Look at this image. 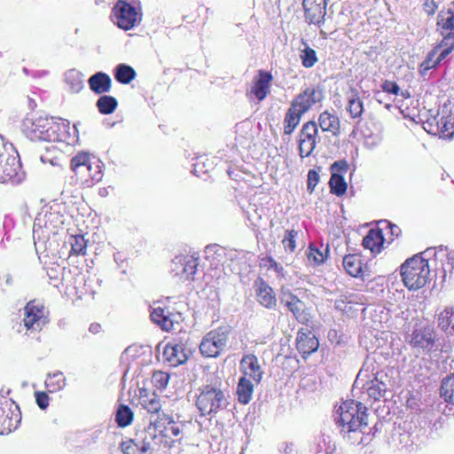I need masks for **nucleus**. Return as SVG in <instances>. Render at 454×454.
<instances>
[{
    "label": "nucleus",
    "instance_id": "f257e3e1",
    "mask_svg": "<svg viewBox=\"0 0 454 454\" xmlns=\"http://www.w3.org/2000/svg\"><path fill=\"white\" fill-rule=\"evenodd\" d=\"M69 121L47 116H27L22 131L32 141L64 142L69 144Z\"/></svg>",
    "mask_w": 454,
    "mask_h": 454
},
{
    "label": "nucleus",
    "instance_id": "f03ea898",
    "mask_svg": "<svg viewBox=\"0 0 454 454\" xmlns=\"http://www.w3.org/2000/svg\"><path fill=\"white\" fill-rule=\"evenodd\" d=\"M390 385L391 379L387 373L380 370L374 357L367 356L354 382L353 391L363 389V394H366L373 401H378Z\"/></svg>",
    "mask_w": 454,
    "mask_h": 454
},
{
    "label": "nucleus",
    "instance_id": "7ed1b4c3",
    "mask_svg": "<svg viewBox=\"0 0 454 454\" xmlns=\"http://www.w3.org/2000/svg\"><path fill=\"white\" fill-rule=\"evenodd\" d=\"M367 408L360 402L346 401L336 411V423L345 434L362 433L368 426Z\"/></svg>",
    "mask_w": 454,
    "mask_h": 454
},
{
    "label": "nucleus",
    "instance_id": "20e7f679",
    "mask_svg": "<svg viewBox=\"0 0 454 454\" xmlns=\"http://www.w3.org/2000/svg\"><path fill=\"white\" fill-rule=\"evenodd\" d=\"M221 380L215 379L200 388L196 406L200 415H214L228 406V398L221 388Z\"/></svg>",
    "mask_w": 454,
    "mask_h": 454
},
{
    "label": "nucleus",
    "instance_id": "39448f33",
    "mask_svg": "<svg viewBox=\"0 0 454 454\" xmlns=\"http://www.w3.org/2000/svg\"><path fill=\"white\" fill-rule=\"evenodd\" d=\"M429 256L423 252L407 259L401 266V275L404 286L410 290H418L428 281L430 268Z\"/></svg>",
    "mask_w": 454,
    "mask_h": 454
},
{
    "label": "nucleus",
    "instance_id": "423d86ee",
    "mask_svg": "<svg viewBox=\"0 0 454 454\" xmlns=\"http://www.w3.org/2000/svg\"><path fill=\"white\" fill-rule=\"evenodd\" d=\"M230 337V328L220 326L209 331L201 340L200 351L205 357H217L225 349Z\"/></svg>",
    "mask_w": 454,
    "mask_h": 454
},
{
    "label": "nucleus",
    "instance_id": "0eeeda50",
    "mask_svg": "<svg viewBox=\"0 0 454 454\" xmlns=\"http://www.w3.org/2000/svg\"><path fill=\"white\" fill-rule=\"evenodd\" d=\"M142 18L139 7L124 0H118L112 9V20L121 29L129 30L137 26Z\"/></svg>",
    "mask_w": 454,
    "mask_h": 454
},
{
    "label": "nucleus",
    "instance_id": "6e6552de",
    "mask_svg": "<svg viewBox=\"0 0 454 454\" xmlns=\"http://www.w3.org/2000/svg\"><path fill=\"white\" fill-rule=\"evenodd\" d=\"M436 30L442 39L438 47L442 48V59H446L454 50V12L442 10L437 14Z\"/></svg>",
    "mask_w": 454,
    "mask_h": 454
},
{
    "label": "nucleus",
    "instance_id": "1a4fd4ad",
    "mask_svg": "<svg viewBox=\"0 0 454 454\" xmlns=\"http://www.w3.org/2000/svg\"><path fill=\"white\" fill-rule=\"evenodd\" d=\"M23 325L27 331L40 332L48 323L45 307L37 301H30L24 308Z\"/></svg>",
    "mask_w": 454,
    "mask_h": 454
},
{
    "label": "nucleus",
    "instance_id": "9d476101",
    "mask_svg": "<svg viewBox=\"0 0 454 454\" xmlns=\"http://www.w3.org/2000/svg\"><path fill=\"white\" fill-rule=\"evenodd\" d=\"M319 142L317 124L312 121L305 122L298 134V149L301 158L310 156Z\"/></svg>",
    "mask_w": 454,
    "mask_h": 454
},
{
    "label": "nucleus",
    "instance_id": "9b49d317",
    "mask_svg": "<svg viewBox=\"0 0 454 454\" xmlns=\"http://www.w3.org/2000/svg\"><path fill=\"white\" fill-rule=\"evenodd\" d=\"M0 176L3 177V181H0V183H20L24 178V173L21 171L19 156L9 153H0Z\"/></svg>",
    "mask_w": 454,
    "mask_h": 454
},
{
    "label": "nucleus",
    "instance_id": "f8f14e48",
    "mask_svg": "<svg viewBox=\"0 0 454 454\" xmlns=\"http://www.w3.org/2000/svg\"><path fill=\"white\" fill-rule=\"evenodd\" d=\"M426 256H434L441 262V267L436 268V271L442 273V279L445 280L448 276L451 277L454 270V251L447 247L440 246L438 248L429 247L423 252Z\"/></svg>",
    "mask_w": 454,
    "mask_h": 454
},
{
    "label": "nucleus",
    "instance_id": "ddd939ff",
    "mask_svg": "<svg viewBox=\"0 0 454 454\" xmlns=\"http://www.w3.org/2000/svg\"><path fill=\"white\" fill-rule=\"evenodd\" d=\"M21 420L18 406L12 409L7 401L0 402V434H7L15 430Z\"/></svg>",
    "mask_w": 454,
    "mask_h": 454
},
{
    "label": "nucleus",
    "instance_id": "4468645a",
    "mask_svg": "<svg viewBox=\"0 0 454 454\" xmlns=\"http://www.w3.org/2000/svg\"><path fill=\"white\" fill-rule=\"evenodd\" d=\"M146 432L137 434L135 438L123 441L121 443V450L123 454H146L151 450V442L153 439L152 434L147 435Z\"/></svg>",
    "mask_w": 454,
    "mask_h": 454
},
{
    "label": "nucleus",
    "instance_id": "2eb2a0df",
    "mask_svg": "<svg viewBox=\"0 0 454 454\" xmlns=\"http://www.w3.org/2000/svg\"><path fill=\"white\" fill-rule=\"evenodd\" d=\"M152 321L158 325L163 331L168 332L175 330V325L178 324L179 314H175L168 309L161 308L157 303L151 307Z\"/></svg>",
    "mask_w": 454,
    "mask_h": 454
},
{
    "label": "nucleus",
    "instance_id": "dca6fc26",
    "mask_svg": "<svg viewBox=\"0 0 454 454\" xmlns=\"http://www.w3.org/2000/svg\"><path fill=\"white\" fill-rule=\"evenodd\" d=\"M324 93L319 88H307L300 93L291 103L300 113L303 114L309 110V108L323 100Z\"/></svg>",
    "mask_w": 454,
    "mask_h": 454
},
{
    "label": "nucleus",
    "instance_id": "f3484780",
    "mask_svg": "<svg viewBox=\"0 0 454 454\" xmlns=\"http://www.w3.org/2000/svg\"><path fill=\"white\" fill-rule=\"evenodd\" d=\"M154 429L165 437H179L182 435L184 424L176 422L171 416L162 412L154 420Z\"/></svg>",
    "mask_w": 454,
    "mask_h": 454
},
{
    "label": "nucleus",
    "instance_id": "a211bd4d",
    "mask_svg": "<svg viewBox=\"0 0 454 454\" xmlns=\"http://www.w3.org/2000/svg\"><path fill=\"white\" fill-rule=\"evenodd\" d=\"M305 18L309 24L320 26L325 22L326 14V1L303 0Z\"/></svg>",
    "mask_w": 454,
    "mask_h": 454
},
{
    "label": "nucleus",
    "instance_id": "6ab92c4d",
    "mask_svg": "<svg viewBox=\"0 0 454 454\" xmlns=\"http://www.w3.org/2000/svg\"><path fill=\"white\" fill-rule=\"evenodd\" d=\"M280 302L293 313L298 321L304 322L308 319L307 314L305 313V303L290 291H282L280 294Z\"/></svg>",
    "mask_w": 454,
    "mask_h": 454
},
{
    "label": "nucleus",
    "instance_id": "aec40b11",
    "mask_svg": "<svg viewBox=\"0 0 454 454\" xmlns=\"http://www.w3.org/2000/svg\"><path fill=\"white\" fill-rule=\"evenodd\" d=\"M240 366L243 371L242 377L248 378L255 384H260L262 379L263 371L256 356L253 354L244 356L240 361Z\"/></svg>",
    "mask_w": 454,
    "mask_h": 454
},
{
    "label": "nucleus",
    "instance_id": "412c9836",
    "mask_svg": "<svg viewBox=\"0 0 454 454\" xmlns=\"http://www.w3.org/2000/svg\"><path fill=\"white\" fill-rule=\"evenodd\" d=\"M163 357L170 366H177L186 362L188 355L183 343L168 342L163 350Z\"/></svg>",
    "mask_w": 454,
    "mask_h": 454
},
{
    "label": "nucleus",
    "instance_id": "4be33fe9",
    "mask_svg": "<svg viewBox=\"0 0 454 454\" xmlns=\"http://www.w3.org/2000/svg\"><path fill=\"white\" fill-rule=\"evenodd\" d=\"M440 137H454V105L444 104L440 109Z\"/></svg>",
    "mask_w": 454,
    "mask_h": 454
},
{
    "label": "nucleus",
    "instance_id": "5701e85b",
    "mask_svg": "<svg viewBox=\"0 0 454 454\" xmlns=\"http://www.w3.org/2000/svg\"><path fill=\"white\" fill-rule=\"evenodd\" d=\"M318 346V340L311 332L303 330L298 332L296 347L298 351L302 354L303 358L317 351Z\"/></svg>",
    "mask_w": 454,
    "mask_h": 454
},
{
    "label": "nucleus",
    "instance_id": "b1692460",
    "mask_svg": "<svg viewBox=\"0 0 454 454\" xmlns=\"http://www.w3.org/2000/svg\"><path fill=\"white\" fill-rule=\"evenodd\" d=\"M70 167L82 183H88V173L90 168V155L89 153H79L76 154L72 158Z\"/></svg>",
    "mask_w": 454,
    "mask_h": 454
},
{
    "label": "nucleus",
    "instance_id": "393cba45",
    "mask_svg": "<svg viewBox=\"0 0 454 454\" xmlns=\"http://www.w3.org/2000/svg\"><path fill=\"white\" fill-rule=\"evenodd\" d=\"M409 341L413 348L430 350L434 344L433 332L430 328L414 330Z\"/></svg>",
    "mask_w": 454,
    "mask_h": 454
},
{
    "label": "nucleus",
    "instance_id": "a878e982",
    "mask_svg": "<svg viewBox=\"0 0 454 454\" xmlns=\"http://www.w3.org/2000/svg\"><path fill=\"white\" fill-rule=\"evenodd\" d=\"M271 80L272 76L270 73L260 71L258 76L254 80V84L251 90V93L254 94L258 100L262 101L269 93Z\"/></svg>",
    "mask_w": 454,
    "mask_h": 454
},
{
    "label": "nucleus",
    "instance_id": "bb28decb",
    "mask_svg": "<svg viewBox=\"0 0 454 454\" xmlns=\"http://www.w3.org/2000/svg\"><path fill=\"white\" fill-rule=\"evenodd\" d=\"M88 83L94 93L103 94L110 90L112 80L107 74L98 72L89 78Z\"/></svg>",
    "mask_w": 454,
    "mask_h": 454
},
{
    "label": "nucleus",
    "instance_id": "cd10ccee",
    "mask_svg": "<svg viewBox=\"0 0 454 454\" xmlns=\"http://www.w3.org/2000/svg\"><path fill=\"white\" fill-rule=\"evenodd\" d=\"M256 297L258 302L267 309H273L277 305L273 289L264 281H261L258 284Z\"/></svg>",
    "mask_w": 454,
    "mask_h": 454
},
{
    "label": "nucleus",
    "instance_id": "c85d7f7f",
    "mask_svg": "<svg viewBox=\"0 0 454 454\" xmlns=\"http://www.w3.org/2000/svg\"><path fill=\"white\" fill-rule=\"evenodd\" d=\"M64 82L70 93H79L84 88L83 74L74 68L64 74Z\"/></svg>",
    "mask_w": 454,
    "mask_h": 454
},
{
    "label": "nucleus",
    "instance_id": "c756f323",
    "mask_svg": "<svg viewBox=\"0 0 454 454\" xmlns=\"http://www.w3.org/2000/svg\"><path fill=\"white\" fill-rule=\"evenodd\" d=\"M383 243L384 238L380 229L370 230L363 239L364 247L373 254L380 252Z\"/></svg>",
    "mask_w": 454,
    "mask_h": 454
},
{
    "label": "nucleus",
    "instance_id": "7c9ffc66",
    "mask_svg": "<svg viewBox=\"0 0 454 454\" xmlns=\"http://www.w3.org/2000/svg\"><path fill=\"white\" fill-rule=\"evenodd\" d=\"M254 384L246 377H240L237 386L238 400L242 404H247L252 400Z\"/></svg>",
    "mask_w": 454,
    "mask_h": 454
},
{
    "label": "nucleus",
    "instance_id": "2f4dec72",
    "mask_svg": "<svg viewBox=\"0 0 454 454\" xmlns=\"http://www.w3.org/2000/svg\"><path fill=\"white\" fill-rule=\"evenodd\" d=\"M139 402L143 408H145L148 412L157 413V416L160 414V400L154 393L148 394L145 389L141 390Z\"/></svg>",
    "mask_w": 454,
    "mask_h": 454
},
{
    "label": "nucleus",
    "instance_id": "473e14b6",
    "mask_svg": "<svg viewBox=\"0 0 454 454\" xmlns=\"http://www.w3.org/2000/svg\"><path fill=\"white\" fill-rule=\"evenodd\" d=\"M318 124L322 131L331 132L336 135L340 130V121L338 116L330 114L327 111L320 114L318 117Z\"/></svg>",
    "mask_w": 454,
    "mask_h": 454
},
{
    "label": "nucleus",
    "instance_id": "72a5a7b5",
    "mask_svg": "<svg viewBox=\"0 0 454 454\" xmlns=\"http://www.w3.org/2000/svg\"><path fill=\"white\" fill-rule=\"evenodd\" d=\"M302 115L303 114L300 113V111L291 104L284 119V133L286 135H291L294 131Z\"/></svg>",
    "mask_w": 454,
    "mask_h": 454
},
{
    "label": "nucleus",
    "instance_id": "f704fd0d",
    "mask_svg": "<svg viewBox=\"0 0 454 454\" xmlns=\"http://www.w3.org/2000/svg\"><path fill=\"white\" fill-rule=\"evenodd\" d=\"M343 267L352 277H359L362 273L363 263L356 254H348L343 258Z\"/></svg>",
    "mask_w": 454,
    "mask_h": 454
},
{
    "label": "nucleus",
    "instance_id": "c9c22d12",
    "mask_svg": "<svg viewBox=\"0 0 454 454\" xmlns=\"http://www.w3.org/2000/svg\"><path fill=\"white\" fill-rule=\"evenodd\" d=\"M136 74L134 68L126 64H119L114 69V78L121 84L130 83Z\"/></svg>",
    "mask_w": 454,
    "mask_h": 454
},
{
    "label": "nucleus",
    "instance_id": "e433bc0d",
    "mask_svg": "<svg viewBox=\"0 0 454 454\" xmlns=\"http://www.w3.org/2000/svg\"><path fill=\"white\" fill-rule=\"evenodd\" d=\"M45 385L50 392H58L66 387V377L64 376V373L59 371L53 373H49L45 380Z\"/></svg>",
    "mask_w": 454,
    "mask_h": 454
},
{
    "label": "nucleus",
    "instance_id": "4c0bfd02",
    "mask_svg": "<svg viewBox=\"0 0 454 454\" xmlns=\"http://www.w3.org/2000/svg\"><path fill=\"white\" fill-rule=\"evenodd\" d=\"M438 325L448 333H454V308L445 309L438 317Z\"/></svg>",
    "mask_w": 454,
    "mask_h": 454
},
{
    "label": "nucleus",
    "instance_id": "58836bf2",
    "mask_svg": "<svg viewBox=\"0 0 454 454\" xmlns=\"http://www.w3.org/2000/svg\"><path fill=\"white\" fill-rule=\"evenodd\" d=\"M347 111L353 119L361 117L364 112V105L356 93L352 92L348 95Z\"/></svg>",
    "mask_w": 454,
    "mask_h": 454
},
{
    "label": "nucleus",
    "instance_id": "ea45409f",
    "mask_svg": "<svg viewBox=\"0 0 454 454\" xmlns=\"http://www.w3.org/2000/svg\"><path fill=\"white\" fill-rule=\"evenodd\" d=\"M441 49L438 45L429 52L427 59L421 63L419 72L425 75L428 70L436 67L442 60V51L437 55V50Z\"/></svg>",
    "mask_w": 454,
    "mask_h": 454
},
{
    "label": "nucleus",
    "instance_id": "a19ab883",
    "mask_svg": "<svg viewBox=\"0 0 454 454\" xmlns=\"http://www.w3.org/2000/svg\"><path fill=\"white\" fill-rule=\"evenodd\" d=\"M97 107L103 114L114 113L118 106L117 99L112 96H101L97 101Z\"/></svg>",
    "mask_w": 454,
    "mask_h": 454
},
{
    "label": "nucleus",
    "instance_id": "79ce46f5",
    "mask_svg": "<svg viewBox=\"0 0 454 454\" xmlns=\"http://www.w3.org/2000/svg\"><path fill=\"white\" fill-rule=\"evenodd\" d=\"M62 158V153L59 150H56L53 145L51 147H46V153L40 156V160L43 163H49L55 167L60 166Z\"/></svg>",
    "mask_w": 454,
    "mask_h": 454
},
{
    "label": "nucleus",
    "instance_id": "37998d69",
    "mask_svg": "<svg viewBox=\"0 0 454 454\" xmlns=\"http://www.w3.org/2000/svg\"><path fill=\"white\" fill-rule=\"evenodd\" d=\"M116 423L121 427H125L131 424L133 420V411L127 405H121L115 416Z\"/></svg>",
    "mask_w": 454,
    "mask_h": 454
},
{
    "label": "nucleus",
    "instance_id": "c03bdc74",
    "mask_svg": "<svg viewBox=\"0 0 454 454\" xmlns=\"http://www.w3.org/2000/svg\"><path fill=\"white\" fill-rule=\"evenodd\" d=\"M441 396L447 403H454V374L442 380L441 386Z\"/></svg>",
    "mask_w": 454,
    "mask_h": 454
},
{
    "label": "nucleus",
    "instance_id": "a18cd8bd",
    "mask_svg": "<svg viewBox=\"0 0 454 454\" xmlns=\"http://www.w3.org/2000/svg\"><path fill=\"white\" fill-rule=\"evenodd\" d=\"M329 184L331 192L337 196L343 195L347 191V183L342 175L333 174Z\"/></svg>",
    "mask_w": 454,
    "mask_h": 454
},
{
    "label": "nucleus",
    "instance_id": "49530a36",
    "mask_svg": "<svg viewBox=\"0 0 454 454\" xmlns=\"http://www.w3.org/2000/svg\"><path fill=\"white\" fill-rule=\"evenodd\" d=\"M199 258L193 254H185L184 269V280L193 278V275L197 270L199 265Z\"/></svg>",
    "mask_w": 454,
    "mask_h": 454
},
{
    "label": "nucleus",
    "instance_id": "de8ad7c7",
    "mask_svg": "<svg viewBox=\"0 0 454 454\" xmlns=\"http://www.w3.org/2000/svg\"><path fill=\"white\" fill-rule=\"evenodd\" d=\"M69 243L71 245V253L74 254H85L87 248V240L82 235L71 236Z\"/></svg>",
    "mask_w": 454,
    "mask_h": 454
},
{
    "label": "nucleus",
    "instance_id": "09e8293b",
    "mask_svg": "<svg viewBox=\"0 0 454 454\" xmlns=\"http://www.w3.org/2000/svg\"><path fill=\"white\" fill-rule=\"evenodd\" d=\"M299 232L294 230H287L286 231L284 239L282 240V244L286 252L294 253L297 247L296 239L298 238Z\"/></svg>",
    "mask_w": 454,
    "mask_h": 454
},
{
    "label": "nucleus",
    "instance_id": "8fccbe9b",
    "mask_svg": "<svg viewBox=\"0 0 454 454\" xmlns=\"http://www.w3.org/2000/svg\"><path fill=\"white\" fill-rule=\"evenodd\" d=\"M300 58L304 67H312L317 62L316 51L305 44V48L301 51Z\"/></svg>",
    "mask_w": 454,
    "mask_h": 454
},
{
    "label": "nucleus",
    "instance_id": "3c124183",
    "mask_svg": "<svg viewBox=\"0 0 454 454\" xmlns=\"http://www.w3.org/2000/svg\"><path fill=\"white\" fill-rule=\"evenodd\" d=\"M423 128L427 133L433 135L440 134V110L436 115H431L423 121Z\"/></svg>",
    "mask_w": 454,
    "mask_h": 454
},
{
    "label": "nucleus",
    "instance_id": "603ef678",
    "mask_svg": "<svg viewBox=\"0 0 454 454\" xmlns=\"http://www.w3.org/2000/svg\"><path fill=\"white\" fill-rule=\"evenodd\" d=\"M102 171L101 167L94 158L90 157V172L88 173V185H90L96 182H99L102 178Z\"/></svg>",
    "mask_w": 454,
    "mask_h": 454
},
{
    "label": "nucleus",
    "instance_id": "864d4df0",
    "mask_svg": "<svg viewBox=\"0 0 454 454\" xmlns=\"http://www.w3.org/2000/svg\"><path fill=\"white\" fill-rule=\"evenodd\" d=\"M184 261L185 254H181L176 256L171 263V271L182 280H184Z\"/></svg>",
    "mask_w": 454,
    "mask_h": 454
},
{
    "label": "nucleus",
    "instance_id": "5fc2aeb1",
    "mask_svg": "<svg viewBox=\"0 0 454 454\" xmlns=\"http://www.w3.org/2000/svg\"><path fill=\"white\" fill-rule=\"evenodd\" d=\"M308 260L310 263L314 265H319L325 262L326 256L325 254L319 251L316 247L310 245L309 247V251L307 253Z\"/></svg>",
    "mask_w": 454,
    "mask_h": 454
},
{
    "label": "nucleus",
    "instance_id": "6e6d98bb",
    "mask_svg": "<svg viewBox=\"0 0 454 454\" xmlns=\"http://www.w3.org/2000/svg\"><path fill=\"white\" fill-rule=\"evenodd\" d=\"M169 380V375L161 371L155 372L153 374L152 381L158 389H163L167 387Z\"/></svg>",
    "mask_w": 454,
    "mask_h": 454
},
{
    "label": "nucleus",
    "instance_id": "4d7b16f0",
    "mask_svg": "<svg viewBox=\"0 0 454 454\" xmlns=\"http://www.w3.org/2000/svg\"><path fill=\"white\" fill-rule=\"evenodd\" d=\"M320 176L319 174L314 170L310 169L308 172V181H307V190L309 193H312L315 190V187L317 185L319 182Z\"/></svg>",
    "mask_w": 454,
    "mask_h": 454
},
{
    "label": "nucleus",
    "instance_id": "13d9d810",
    "mask_svg": "<svg viewBox=\"0 0 454 454\" xmlns=\"http://www.w3.org/2000/svg\"><path fill=\"white\" fill-rule=\"evenodd\" d=\"M348 164L346 160H337L331 166V173L337 175H344L348 172Z\"/></svg>",
    "mask_w": 454,
    "mask_h": 454
},
{
    "label": "nucleus",
    "instance_id": "bf43d9fd",
    "mask_svg": "<svg viewBox=\"0 0 454 454\" xmlns=\"http://www.w3.org/2000/svg\"><path fill=\"white\" fill-rule=\"evenodd\" d=\"M381 89L384 92L397 95L399 93L400 88L395 82L390 81H385L382 85Z\"/></svg>",
    "mask_w": 454,
    "mask_h": 454
},
{
    "label": "nucleus",
    "instance_id": "052dcab7",
    "mask_svg": "<svg viewBox=\"0 0 454 454\" xmlns=\"http://www.w3.org/2000/svg\"><path fill=\"white\" fill-rule=\"evenodd\" d=\"M35 401L39 408L42 410H45L49 405V396L44 392H36Z\"/></svg>",
    "mask_w": 454,
    "mask_h": 454
},
{
    "label": "nucleus",
    "instance_id": "680f3d73",
    "mask_svg": "<svg viewBox=\"0 0 454 454\" xmlns=\"http://www.w3.org/2000/svg\"><path fill=\"white\" fill-rule=\"evenodd\" d=\"M438 9V4L434 0H426L423 4V10L427 15H434Z\"/></svg>",
    "mask_w": 454,
    "mask_h": 454
},
{
    "label": "nucleus",
    "instance_id": "e2e57ef3",
    "mask_svg": "<svg viewBox=\"0 0 454 454\" xmlns=\"http://www.w3.org/2000/svg\"><path fill=\"white\" fill-rule=\"evenodd\" d=\"M270 267L274 269L278 273H281L284 270L283 267L274 260H270Z\"/></svg>",
    "mask_w": 454,
    "mask_h": 454
},
{
    "label": "nucleus",
    "instance_id": "0e129e2a",
    "mask_svg": "<svg viewBox=\"0 0 454 454\" xmlns=\"http://www.w3.org/2000/svg\"><path fill=\"white\" fill-rule=\"evenodd\" d=\"M283 452L285 454H293L294 452V444L292 443H285Z\"/></svg>",
    "mask_w": 454,
    "mask_h": 454
},
{
    "label": "nucleus",
    "instance_id": "69168bd1",
    "mask_svg": "<svg viewBox=\"0 0 454 454\" xmlns=\"http://www.w3.org/2000/svg\"><path fill=\"white\" fill-rule=\"evenodd\" d=\"M389 228H390L391 235L395 236V237L399 236L401 230L397 225L392 224L389 226Z\"/></svg>",
    "mask_w": 454,
    "mask_h": 454
},
{
    "label": "nucleus",
    "instance_id": "338daca9",
    "mask_svg": "<svg viewBox=\"0 0 454 454\" xmlns=\"http://www.w3.org/2000/svg\"><path fill=\"white\" fill-rule=\"evenodd\" d=\"M344 303L343 301H336V308L340 309H345V308L342 307V304Z\"/></svg>",
    "mask_w": 454,
    "mask_h": 454
},
{
    "label": "nucleus",
    "instance_id": "774afa93",
    "mask_svg": "<svg viewBox=\"0 0 454 454\" xmlns=\"http://www.w3.org/2000/svg\"><path fill=\"white\" fill-rule=\"evenodd\" d=\"M198 166H199V163L195 164L194 172H198V170H197Z\"/></svg>",
    "mask_w": 454,
    "mask_h": 454
}]
</instances>
